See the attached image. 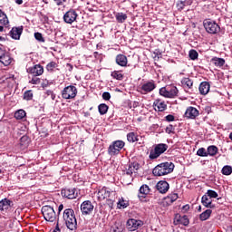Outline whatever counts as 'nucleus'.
<instances>
[{"label":"nucleus","instance_id":"1","mask_svg":"<svg viewBox=\"0 0 232 232\" xmlns=\"http://www.w3.org/2000/svg\"><path fill=\"white\" fill-rule=\"evenodd\" d=\"M63 220L67 229L74 231L77 229V218H75V211L72 208H66L63 213Z\"/></svg>","mask_w":232,"mask_h":232},{"label":"nucleus","instance_id":"2","mask_svg":"<svg viewBox=\"0 0 232 232\" xmlns=\"http://www.w3.org/2000/svg\"><path fill=\"white\" fill-rule=\"evenodd\" d=\"M173 169H175V164H173L171 161H166L158 164L152 169V174L154 177H164V175H169V173H173Z\"/></svg>","mask_w":232,"mask_h":232},{"label":"nucleus","instance_id":"3","mask_svg":"<svg viewBox=\"0 0 232 232\" xmlns=\"http://www.w3.org/2000/svg\"><path fill=\"white\" fill-rule=\"evenodd\" d=\"M124 146H126V143L123 140H118L112 141L108 148V155H111V157H115V155H119Z\"/></svg>","mask_w":232,"mask_h":232},{"label":"nucleus","instance_id":"4","mask_svg":"<svg viewBox=\"0 0 232 232\" xmlns=\"http://www.w3.org/2000/svg\"><path fill=\"white\" fill-rule=\"evenodd\" d=\"M42 215L46 222H55L57 220V214L51 206L45 205L42 207Z\"/></svg>","mask_w":232,"mask_h":232},{"label":"nucleus","instance_id":"5","mask_svg":"<svg viewBox=\"0 0 232 232\" xmlns=\"http://www.w3.org/2000/svg\"><path fill=\"white\" fill-rule=\"evenodd\" d=\"M168 144L166 143L157 144L154 147V150L150 151L149 158L150 159V160H155V159H159V157L161 156L162 153L168 150Z\"/></svg>","mask_w":232,"mask_h":232},{"label":"nucleus","instance_id":"6","mask_svg":"<svg viewBox=\"0 0 232 232\" xmlns=\"http://www.w3.org/2000/svg\"><path fill=\"white\" fill-rule=\"evenodd\" d=\"M203 26L208 34H218L220 32V26L213 20H204Z\"/></svg>","mask_w":232,"mask_h":232},{"label":"nucleus","instance_id":"7","mask_svg":"<svg viewBox=\"0 0 232 232\" xmlns=\"http://www.w3.org/2000/svg\"><path fill=\"white\" fill-rule=\"evenodd\" d=\"M62 97L65 100L75 99L77 97V87L68 85L62 91Z\"/></svg>","mask_w":232,"mask_h":232},{"label":"nucleus","instance_id":"8","mask_svg":"<svg viewBox=\"0 0 232 232\" xmlns=\"http://www.w3.org/2000/svg\"><path fill=\"white\" fill-rule=\"evenodd\" d=\"M78 15L79 14H77V11H75L74 9H70L63 14V21L67 24H72V23H75V21H77Z\"/></svg>","mask_w":232,"mask_h":232},{"label":"nucleus","instance_id":"9","mask_svg":"<svg viewBox=\"0 0 232 232\" xmlns=\"http://www.w3.org/2000/svg\"><path fill=\"white\" fill-rule=\"evenodd\" d=\"M155 88H157L155 82H148L147 83H144L141 87H140L138 92H140L141 95H146L148 93H150V92H153Z\"/></svg>","mask_w":232,"mask_h":232},{"label":"nucleus","instance_id":"10","mask_svg":"<svg viewBox=\"0 0 232 232\" xmlns=\"http://www.w3.org/2000/svg\"><path fill=\"white\" fill-rule=\"evenodd\" d=\"M110 197H115L114 191H110L108 188L103 187L98 191V199L104 200L106 198H110Z\"/></svg>","mask_w":232,"mask_h":232},{"label":"nucleus","instance_id":"11","mask_svg":"<svg viewBox=\"0 0 232 232\" xmlns=\"http://www.w3.org/2000/svg\"><path fill=\"white\" fill-rule=\"evenodd\" d=\"M142 220L135 219V218H130L128 219L127 221V227L130 231H136V229L141 227L143 226Z\"/></svg>","mask_w":232,"mask_h":232},{"label":"nucleus","instance_id":"12","mask_svg":"<svg viewBox=\"0 0 232 232\" xmlns=\"http://www.w3.org/2000/svg\"><path fill=\"white\" fill-rule=\"evenodd\" d=\"M14 206V201L8 198H4L0 200V211L2 213H8Z\"/></svg>","mask_w":232,"mask_h":232},{"label":"nucleus","instance_id":"13","mask_svg":"<svg viewBox=\"0 0 232 232\" xmlns=\"http://www.w3.org/2000/svg\"><path fill=\"white\" fill-rule=\"evenodd\" d=\"M198 115H200V111H198L197 108L189 106L187 108L184 117H186V119L195 120L198 117Z\"/></svg>","mask_w":232,"mask_h":232},{"label":"nucleus","instance_id":"14","mask_svg":"<svg viewBox=\"0 0 232 232\" xmlns=\"http://www.w3.org/2000/svg\"><path fill=\"white\" fill-rule=\"evenodd\" d=\"M94 209L93 204H92V201L85 200L81 205V211L82 215H90Z\"/></svg>","mask_w":232,"mask_h":232},{"label":"nucleus","instance_id":"15","mask_svg":"<svg viewBox=\"0 0 232 232\" xmlns=\"http://www.w3.org/2000/svg\"><path fill=\"white\" fill-rule=\"evenodd\" d=\"M28 73H31L33 77H39V75H43L44 73V68L41 64H36L33 67L27 69Z\"/></svg>","mask_w":232,"mask_h":232},{"label":"nucleus","instance_id":"16","mask_svg":"<svg viewBox=\"0 0 232 232\" xmlns=\"http://www.w3.org/2000/svg\"><path fill=\"white\" fill-rule=\"evenodd\" d=\"M61 195L65 198L73 200V198H77V190H75V188H63L61 191Z\"/></svg>","mask_w":232,"mask_h":232},{"label":"nucleus","instance_id":"17","mask_svg":"<svg viewBox=\"0 0 232 232\" xmlns=\"http://www.w3.org/2000/svg\"><path fill=\"white\" fill-rule=\"evenodd\" d=\"M179 224H181V226H189V218H188V216L176 214L174 218V225L179 226Z\"/></svg>","mask_w":232,"mask_h":232},{"label":"nucleus","instance_id":"18","mask_svg":"<svg viewBox=\"0 0 232 232\" xmlns=\"http://www.w3.org/2000/svg\"><path fill=\"white\" fill-rule=\"evenodd\" d=\"M155 111H166L168 110V103L161 99H156L153 102Z\"/></svg>","mask_w":232,"mask_h":232},{"label":"nucleus","instance_id":"19","mask_svg":"<svg viewBox=\"0 0 232 232\" xmlns=\"http://www.w3.org/2000/svg\"><path fill=\"white\" fill-rule=\"evenodd\" d=\"M126 169H127L126 175L132 176L133 173H137V171L140 169V163L137 161L130 162Z\"/></svg>","mask_w":232,"mask_h":232},{"label":"nucleus","instance_id":"20","mask_svg":"<svg viewBox=\"0 0 232 232\" xmlns=\"http://www.w3.org/2000/svg\"><path fill=\"white\" fill-rule=\"evenodd\" d=\"M156 188L160 193L164 195L169 190V183H168L166 180H160L156 184Z\"/></svg>","mask_w":232,"mask_h":232},{"label":"nucleus","instance_id":"21","mask_svg":"<svg viewBox=\"0 0 232 232\" xmlns=\"http://www.w3.org/2000/svg\"><path fill=\"white\" fill-rule=\"evenodd\" d=\"M178 198H179V194L177 193L169 194L166 198H163L162 204L163 206H166V207L171 206V204L177 201Z\"/></svg>","mask_w":232,"mask_h":232},{"label":"nucleus","instance_id":"22","mask_svg":"<svg viewBox=\"0 0 232 232\" xmlns=\"http://www.w3.org/2000/svg\"><path fill=\"white\" fill-rule=\"evenodd\" d=\"M201 202L205 208H209V209H215V204L213 200L208 195H203L201 198Z\"/></svg>","mask_w":232,"mask_h":232},{"label":"nucleus","instance_id":"23","mask_svg":"<svg viewBox=\"0 0 232 232\" xmlns=\"http://www.w3.org/2000/svg\"><path fill=\"white\" fill-rule=\"evenodd\" d=\"M211 85L208 82H203L199 84V93L201 95H208L209 93V90Z\"/></svg>","mask_w":232,"mask_h":232},{"label":"nucleus","instance_id":"24","mask_svg":"<svg viewBox=\"0 0 232 232\" xmlns=\"http://www.w3.org/2000/svg\"><path fill=\"white\" fill-rule=\"evenodd\" d=\"M23 34V28L21 27H14L10 31V35L12 39L19 40L21 39V34Z\"/></svg>","mask_w":232,"mask_h":232},{"label":"nucleus","instance_id":"25","mask_svg":"<svg viewBox=\"0 0 232 232\" xmlns=\"http://www.w3.org/2000/svg\"><path fill=\"white\" fill-rule=\"evenodd\" d=\"M140 195H139V198H146L147 195H150V191H151V189L150 188V187L146 184H143L140 188Z\"/></svg>","mask_w":232,"mask_h":232},{"label":"nucleus","instance_id":"26","mask_svg":"<svg viewBox=\"0 0 232 232\" xmlns=\"http://www.w3.org/2000/svg\"><path fill=\"white\" fill-rule=\"evenodd\" d=\"M167 91L169 93V99H173L174 97H177V95H179V89H177L176 86L169 85L167 87Z\"/></svg>","mask_w":232,"mask_h":232},{"label":"nucleus","instance_id":"27","mask_svg":"<svg viewBox=\"0 0 232 232\" xmlns=\"http://www.w3.org/2000/svg\"><path fill=\"white\" fill-rule=\"evenodd\" d=\"M181 84L185 90H191V88H193V81L189 78H183Z\"/></svg>","mask_w":232,"mask_h":232},{"label":"nucleus","instance_id":"28","mask_svg":"<svg viewBox=\"0 0 232 232\" xmlns=\"http://www.w3.org/2000/svg\"><path fill=\"white\" fill-rule=\"evenodd\" d=\"M128 142H139V134L137 132L131 131L127 134Z\"/></svg>","mask_w":232,"mask_h":232},{"label":"nucleus","instance_id":"29","mask_svg":"<svg viewBox=\"0 0 232 232\" xmlns=\"http://www.w3.org/2000/svg\"><path fill=\"white\" fill-rule=\"evenodd\" d=\"M217 153H218V148L215 145H210L208 147L207 149V155L208 157H215V155H217Z\"/></svg>","mask_w":232,"mask_h":232},{"label":"nucleus","instance_id":"30","mask_svg":"<svg viewBox=\"0 0 232 232\" xmlns=\"http://www.w3.org/2000/svg\"><path fill=\"white\" fill-rule=\"evenodd\" d=\"M211 213H213V210H211V209L205 210L204 212H202L199 215V220H201V222L208 220L209 218V217H211Z\"/></svg>","mask_w":232,"mask_h":232},{"label":"nucleus","instance_id":"31","mask_svg":"<svg viewBox=\"0 0 232 232\" xmlns=\"http://www.w3.org/2000/svg\"><path fill=\"white\" fill-rule=\"evenodd\" d=\"M47 72H55V70H59V63L51 62L46 65Z\"/></svg>","mask_w":232,"mask_h":232},{"label":"nucleus","instance_id":"32","mask_svg":"<svg viewBox=\"0 0 232 232\" xmlns=\"http://www.w3.org/2000/svg\"><path fill=\"white\" fill-rule=\"evenodd\" d=\"M108 110H110V107L105 103H101L98 106V111L100 115H106L108 113Z\"/></svg>","mask_w":232,"mask_h":232},{"label":"nucleus","instance_id":"33","mask_svg":"<svg viewBox=\"0 0 232 232\" xmlns=\"http://www.w3.org/2000/svg\"><path fill=\"white\" fill-rule=\"evenodd\" d=\"M211 64H213L214 66H217L218 68H222V66H224V64H226V60L224 59H212L210 61Z\"/></svg>","mask_w":232,"mask_h":232},{"label":"nucleus","instance_id":"34","mask_svg":"<svg viewBox=\"0 0 232 232\" xmlns=\"http://www.w3.org/2000/svg\"><path fill=\"white\" fill-rule=\"evenodd\" d=\"M111 77L116 79V81H122V79H124V74L121 73V71H113L111 73Z\"/></svg>","mask_w":232,"mask_h":232},{"label":"nucleus","instance_id":"35","mask_svg":"<svg viewBox=\"0 0 232 232\" xmlns=\"http://www.w3.org/2000/svg\"><path fill=\"white\" fill-rule=\"evenodd\" d=\"M115 18H116V21H118L119 23H124V21L128 19V14L124 13H117L115 14Z\"/></svg>","mask_w":232,"mask_h":232},{"label":"nucleus","instance_id":"36","mask_svg":"<svg viewBox=\"0 0 232 232\" xmlns=\"http://www.w3.org/2000/svg\"><path fill=\"white\" fill-rule=\"evenodd\" d=\"M26 117V111L24 110H18L14 113V119H17V121H21L22 119H24Z\"/></svg>","mask_w":232,"mask_h":232},{"label":"nucleus","instance_id":"37","mask_svg":"<svg viewBox=\"0 0 232 232\" xmlns=\"http://www.w3.org/2000/svg\"><path fill=\"white\" fill-rule=\"evenodd\" d=\"M221 173L222 175H226L227 177H228V175H231L232 173V167L229 165L224 166L221 169Z\"/></svg>","mask_w":232,"mask_h":232},{"label":"nucleus","instance_id":"38","mask_svg":"<svg viewBox=\"0 0 232 232\" xmlns=\"http://www.w3.org/2000/svg\"><path fill=\"white\" fill-rule=\"evenodd\" d=\"M0 24H8V16L3 11L0 10Z\"/></svg>","mask_w":232,"mask_h":232},{"label":"nucleus","instance_id":"39","mask_svg":"<svg viewBox=\"0 0 232 232\" xmlns=\"http://www.w3.org/2000/svg\"><path fill=\"white\" fill-rule=\"evenodd\" d=\"M32 99H34V92H32V90L24 92V101H32Z\"/></svg>","mask_w":232,"mask_h":232},{"label":"nucleus","instance_id":"40","mask_svg":"<svg viewBox=\"0 0 232 232\" xmlns=\"http://www.w3.org/2000/svg\"><path fill=\"white\" fill-rule=\"evenodd\" d=\"M160 95H161L162 97H166L167 99H169V94L168 93V87L160 88Z\"/></svg>","mask_w":232,"mask_h":232},{"label":"nucleus","instance_id":"41","mask_svg":"<svg viewBox=\"0 0 232 232\" xmlns=\"http://www.w3.org/2000/svg\"><path fill=\"white\" fill-rule=\"evenodd\" d=\"M189 59H198V53L195 49H191L188 52Z\"/></svg>","mask_w":232,"mask_h":232},{"label":"nucleus","instance_id":"42","mask_svg":"<svg viewBox=\"0 0 232 232\" xmlns=\"http://www.w3.org/2000/svg\"><path fill=\"white\" fill-rule=\"evenodd\" d=\"M30 142V139L28 136L24 135L20 139V144L21 146H28V143Z\"/></svg>","mask_w":232,"mask_h":232},{"label":"nucleus","instance_id":"43","mask_svg":"<svg viewBox=\"0 0 232 232\" xmlns=\"http://www.w3.org/2000/svg\"><path fill=\"white\" fill-rule=\"evenodd\" d=\"M197 155L198 157H208V151L206 150L205 148H200L198 150Z\"/></svg>","mask_w":232,"mask_h":232},{"label":"nucleus","instance_id":"44","mask_svg":"<svg viewBox=\"0 0 232 232\" xmlns=\"http://www.w3.org/2000/svg\"><path fill=\"white\" fill-rule=\"evenodd\" d=\"M116 63L119 66H128V59H116Z\"/></svg>","mask_w":232,"mask_h":232},{"label":"nucleus","instance_id":"45","mask_svg":"<svg viewBox=\"0 0 232 232\" xmlns=\"http://www.w3.org/2000/svg\"><path fill=\"white\" fill-rule=\"evenodd\" d=\"M207 196H208L209 198H217V197H218V193H217L215 190L209 189L207 192Z\"/></svg>","mask_w":232,"mask_h":232},{"label":"nucleus","instance_id":"46","mask_svg":"<svg viewBox=\"0 0 232 232\" xmlns=\"http://www.w3.org/2000/svg\"><path fill=\"white\" fill-rule=\"evenodd\" d=\"M165 131L169 135L171 133H175V127L172 124H169V126L166 127Z\"/></svg>","mask_w":232,"mask_h":232},{"label":"nucleus","instance_id":"47","mask_svg":"<svg viewBox=\"0 0 232 232\" xmlns=\"http://www.w3.org/2000/svg\"><path fill=\"white\" fill-rule=\"evenodd\" d=\"M34 39H36V41H39L40 43H44V38L43 37V34L41 33H34Z\"/></svg>","mask_w":232,"mask_h":232},{"label":"nucleus","instance_id":"48","mask_svg":"<svg viewBox=\"0 0 232 232\" xmlns=\"http://www.w3.org/2000/svg\"><path fill=\"white\" fill-rule=\"evenodd\" d=\"M29 82L30 84H41V79L37 76H34Z\"/></svg>","mask_w":232,"mask_h":232},{"label":"nucleus","instance_id":"49","mask_svg":"<svg viewBox=\"0 0 232 232\" xmlns=\"http://www.w3.org/2000/svg\"><path fill=\"white\" fill-rule=\"evenodd\" d=\"M118 208L121 209V208L124 209L125 208H128V203H126V201H124V199L120 200L118 202Z\"/></svg>","mask_w":232,"mask_h":232},{"label":"nucleus","instance_id":"50","mask_svg":"<svg viewBox=\"0 0 232 232\" xmlns=\"http://www.w3.org/2000/svg\"><path fill=\"white\" fill-rule=\"evenodd\" d=\"M115 202V199L113 198H108L106 200V205L109 206V208H111V209H113V204Z\"/></svg>","mask_w":232,"mask_h":232},{"label":"nucleus","instance_id":"51","mask_svg":"<svg viewBox=\"0 0 232 232\" xmlns=\"http://www.w3.org/2000/svg\"><path fill=\"white\" fill-rule=\"evenodd\" d=\"M0 63H2V64L4 65V66H8V65H10V64H12V59H0Z\"/></svg>","mask_w":232,"mask_h":232},{"label":"nucleus","instance_id":"52","mask_svg":"<svg viewBox=\"0 0 232 232\" xmlns=\"http://www.w3.org/2000/svg\"><path fill=\"white\" fill-rule=\"evenodd\" d=\"M45 94L47 97H51L53 101H55V93H53V91H46Z\"/></svg>","mask_w":232,"mask_h":232},{"label":"nucleus","instance_id":"53","mask_svg":"<svg viewBox=\"0 0 232 232\" xmlns=\"http://www.w3.org/2000/svg\"><path fill=\"white\" fill-rule=\"evenodd\" d=\"M102 99L103 101H110V99H111V94H110L108 92H105L102 93Z\"/></svg>","mask_w":232,"mask_h":232},{"label":"nucleus","instance_id":"54","mask_svg":"<svg viewBox=\"0 0 232 232\" xmlns=\"http://www.w3.org/2000/svg\"><path fill=\"white\" fill-rule=\"evenodd\" d=\"M165 121L167 122H173L175 121V116L172 114H169L165 117Z\"/></svg>","mask_w":232,"mask_h":232},{"label":"nucleus","instance_id":"55","mask_svg":"<svg viewBox=\"0 0 232 232\" xmlns=\"http://www.w3.org/2000/svg\"><path fill=\"white\" fill-rule=\"evenodd\" d=\"M53 1L57 5V6H63V5H64V2L66 0H53Z\"/></svg>","mask_w":232,"mask_h":232},{"label":"nucleus","instance_id":"56","mask_svg":"<svg viewBox=\"0 0 232 232\" xmlns=\"http://www.w3.org/2000/svg\"><path fill=\"white\" fill-rule=\"evenodd\" d=\"M182 211H183V213H188V211H189V205L188 204L184 205L182 207Z\"/></svg>","mask_w":232,"mask_h":232},{"label":"nucleus","instance_id":"57","mask_svg":"<svg viewBox=\"0 0 232 232\" xmlns=\"http://www.w3.org/2000/svg\"><path fill=\"white\" fill-rule=\"evenodd\" d=\"M63 209H64V205L60 204L58 207V215H61V211H63Z\"/></svg>","mask_w":232,"mask_h":232},{"label":"nucleus","instance_id":"58","mask_svg":"<svg viewBox=\"0 0 232 232\" xmlns=\"http://www.w3.org/2000/svg\"><path fill=\"white\" fill-rule=\"evenodd\" d=\"M3 57H5V51L0 47V59H3Z\"/></svg>","mask_w":232,"mask_h":232},{"label":"nucleus","instance_id":"59","mask_svg":"<svg viewBox=\"0 0 232 232\" xmlns=\"http://www.w3.org/2000/svg\"><path fill=\"white\" fill-rule=\"evenodd\" d=\"M59 226H61V223H59V221L56 224L55 229L53 231H61V228L59 227Z\"/></svg>","mask_w":232,"mask_h":232},{"label":"nucleus","instance_id":"60","mask_svg":"<svg viewBox=\"0 0 232 232\" xmlns=\"http://www.w3.org/2000/svg\"><path fill=\"white\" fill-rule=\"evenodd\" d=\"M116 59H126V56L119 54Z\"/></svg>","mask_w":232,"mask_h":232},{"label":"nucleus","instance_id":"61","mask_svg":"<svg viewBox=\"0 0 232 232\" xmlns=\"http://www.w3.org/2000/svg\"><path fill=\"white\" fill-rule=\"evenodd\" d=\"M67 66L70 67L69 72H72L73 70V65L67 63Z\"/></svg>","mask_w":232,"mask_h":232},{"label":"nucleus","instance_id":"62","mask_svg":"<svg viewBox=\"0 0 232 232\" xmlns=\"http://www.w3.org/2000/svg\"><path fill=\"white\" fill-rule=\"evenodd\" d=\"M16 5H23V0H15Z\"/></svg>","mask_w":232,"mask_h":232},{"label":"nucleus","instance_id":"63","mask_svg":"<svg viewBox=\"0 0 232 232\" xmlns=\"http://www.w3.org/2000/svg\"><path fill=\"white\" fill-rule=\"evenodd\" d=\"M228 138L230 139V140H232V132H230Z\"/></svg>","mask_w":232,"mask_h":232},{"label":"nucleus","instance_id":"64","mask_svg":"<svg viewBox=\"0 0 232 232\" xmlns=\"http://www.w3.org/2000/svg\"><path fill=\"white\" fill-rule=\"evenodd\" d=\"M3 82H5V80L0 79V84H3Z\"/></svg>","mask_w":232,"mask_h":232}]
</instances>
